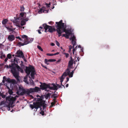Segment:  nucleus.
Segmentation results:
<instances>
[{"label": "nucleus", "mask_w": 128, "mask_h": 128, "mask_svg": "<svg viewBox=\"0 0 128 128\" xmlns=\"http://www.w3.org/2000/svg\"><path fill=\"white\" fill-rule=\"evenodd\" d=\"M62 22V20H61L58 22H56L55 26L57 28L56 30L58 34H59L58 36L59 37L60 36L62 33L64 32L69 37L71 34V31L70 30L66 29V26H64V23Z\"/></svg>", "instance_id": "obj_1"}, {"label": "nucleus", "mask_w": 128, "mask_h": 128, "mask_svg": "<svg viewBox=\"0 0 128 128\" xmlns=\"http://www.w3.org/2000/svg\"><path fill=\"white\" fill-rule=\"evenodd\" d=\"M9 66L6 64L5 66V67L7 68H9L11 70V72L12 73L13 76L17 80H19V71L20 68L17 64L15 63H12L11 65L10 64Z\"/></svg>", "instance_id": "obj_2"}, {"label": "nucleus", "mask_w": 128, "mask_h": 128, "mask_svg": "<svg viewBox=\"0 0 128 128\" xmlns=\"http://www.w3.org/2000/svg\"><path fill=\"white\" fill-rule=\"evenodd\" d=\"M42 106L44 110L46 106V104L45 103L44 101H42L40 102H34L33 103V104H30V107L32 109L35 108L34 110L36 111L37 109L40 106Z\"/></svg>", "instance_id": "obj_3"}, {"label": "nucleus", "mask_w": 128, "mask_h": 128, "mask_svg": "<svg viewBox=\"0 0 128 128\" xmlns=\"http://www.w3.org/2000/svg\"><path fill=\"white\" fill-rule=\"evenodd\" d=\"M42 26L44 27V28L45 30V32L48 31L50 32H52L54 31H57L56 30L54 26H49L45 24H44L42 25Z\"/></svg>", "instance_id": "obj_4"}, {"label": "nucleus", "mask_w": 128, "mask_h": 128, "mask_svg": "<svg viewBox=\"0 0 128 128\" xmlns=\"http://www.w3.org/2000/svg\"><path fill=\"white\" fill-rule=\"evenodd\" d=\"M72 44L73 45V50L72 53L74 55V56H76V54H74L75 51L76 50V48L77 47V46H76L75 48H74V46L76 44V39L75 36H73V37L72 38Z\"/></svg>", "instance_id": "obj_5"}, {"label": "nucleus", "mask_w": 128, "mask_h": 128, "mask_svg": "<svg viewBox=\"0 0 128 128\" xmlns=\"http://www.w3.org/2000/svg\"><path fill=\"white\" fill-rule=\"evenodd\" d=\"M17 96L16 95L14 97H12L9 96L6 97V101L8 103V105H12L14 103V101L16 100V97Z\"/></svg>", "instance_id": "obj_6"}, {"label": "nucleus", "mask_w": 128, "mask_h": 128, "mask_svg": "<svg viewBox=\"0 0 128 128\" xmlns=\"http://www.w3.org/2000/svg\"><path fill=\"white\" fill-rule=\"evenodd\" d=\"M28 89H24L21 87H19V90L17 92V93L18 94L23 95L26 94L28 95Z\"/></svg>", "instance_id": "obj_7"}, {"label": "nucleus", "mask_w": 128, "mask_h": 128, "mask_svg": "<svg viewBox=\"0 0 128 128\" xmlns=\"http://www.w3.org/2000/svg\"><path fill=\"white\" fill-rule=\"evenodd\" d=\"M41 84L40 86V89L42 90H44L45 91H46L47 88H49L50 89V84H47L45 83H42L40 82Z\"/></svg>", "instance_id": "obj_8"}, {"label": "nucleus", "mask_w": 128, "mask_h": 128, "mask_svg": "<svg viewBox=\"0 0 128 128\" xmlns=\"http://www.w3.org/2000/svg\"><path fill=\"white\" fill-rule=\"evenodd\" d=\"M40 90V88L38 87L37 86H36L34 88H30L28 90V95L32 92H38Z\"/></svg>", "instance_id": "obj_9"}, {"label": "nucleus", "mask_w": 128, "mask_h": 128, "mask_svg": "<svg viewBox=\"0 0 128 128\" xmlns=\"http://www.w3.org/2000/svg\"><path fill=\"white\" fill-rule=\"evenodd\" d=\"M34 67L33 66H30L26 67L25 72L27 74V75H29L32 70L34 69Z\"/></svg>", "instance_id": "obj_10"}, {"label": "nucleus", "mask_w": 128, "mask_h": 128, "mask_svg": "<svg viewBox=\"0 0 128 128\" xmlns=\"http://www.w3.org/2000/svg\"><path fill=\"white\" fill-rule=\"evenodd\" d=\"M22 36V38H26V40H24V42H30V43L33 41L34 40V38H28V36L26 35H23Z\"/></svg>", "instance_id": "obj_11"}, {"label": "nucleus", "mask_w": 128, "mask_h": 128, "mask_svg": "<svg viewBox=\"0 0 128 128\" xmlns=\"http://www.w3.org/2000/svg\"><path fill=\"white\" fill-rule=\"evenodd\" d=\"M3 79L5 80L7 82L14 83L15 82V80L13 79L11 80L10 78H7L4 76L3 77Z\"/></svg>", "instance_id": "obj_12"}, {"label": "nucleus", "mask_w": 128, "mask_h": 128, "mask_svg": "<svg viewBox=\"0 0 128 128\" xmlns=\"http://www.w3.org/2000/svg\"><path fill=\"white\" fill-rule=\"evenodd\" d=\"M70 60L69 61L68 63V67L70 68H72V66L74 63V60L72 59V56L70 57Z\"/></svg>", "instance_id": "obj_13"}, {"label": "nucleus", "mask_w": 128, "mask_h": 128, "mask_svg": "<svg viewBox=\"0 0 128 128\" xmlns=\"http://www.w3.org/2000/svg\"><path fill=\"white\" fill-rule=\"evenodd\" d=\"M8 39L9 41L12 42L14 39L15 37L14 35L11 34L8 36Z\"/></svg>", "instance_id": "obj_14"}, {"label": "nucleus", "mask_w": 128, "mask_h": 128, "mask_svg": "<svg viewBox=\"0 0 128 128\" xmlns=\"http://www.w3.org/2000/svg\"><path fill=\"white\" fill-rule=\"evenodd\" d=\"M16 54V55L15 56H24L22 51L20 50L17 51Z\"/></svg>", "instance_id": "obj_15"}, {"label": "nucleus", "mask_w": 128, "mask_h": 128, "mask_svg": "<svg viewBox=\"0 0 128 128\" xmlns=\"http://www.w3.org/2000/svg\"><path fill=\"white\" fill-rule=\"evenodd\" d=\"M30 42H24V43H22L21 42H19L17 44V46L20 47L22 46H23L25 45H26L29 43Z\"/></svg>", "instance_id": "obj_16"}, {"label": "nucleus", "mask_w": 128, "mask_h": 128, "mask_svg": "<svg viewBox=\"0 0 128 128\" xmlns=\"http://www.w3.org/2000/svg\"><path fill=\"white\" fill-rule=\"evenodd\" d=\"M52 84L53 86V87H51L50 85V89L51 90H56L58 89L57 86L56 85L54 84Z\"/></svg>", "instance_id": "obj_17"}, {"label": "nucleus", "mask_w": 128, "mask_h": 128, "mask_svg": "<svg viewBox=\"0 0 128 128\" xmlns=\"http://www.w3.org/2000/svg\"><path fill=\"white\" fill-rule=\"evenodd\" d=\"M56 61V60L55 59H50L48 60L47 59H45V63L47 64H49L48 62H55Z\"/></svg>", "instance_id": "obj_18"}, {"label": "nucleus", "mask_w": 128, "mask_h": 128, "mask_svg": "<svg viewBox=\"0 0 128 128\" xmlns=\"http://www.w3.org/2000/svg\"><path fill=\"white\" fill-rule=\"evenodd\" d=\"M57 93H54L52 94L51 96V98H53V100L56 101V98L57 97Z\"/></svg>", "instance_id": "obj_19"}, {"label": "nucleus", "mask_w": 128, "mask_h": 128, "mask_svg": "<svg viewBox=\"0 0 128 128\" xmlns=\"http://www.w3.org/2000/svg\"><path fill=\"white\" fill-rule=\"evenodd\" d=\"M51 95V93H48L44 96L45 98L46 99H48V98H50V96Z\"/></svg>", "instance_id": "obj_20"}, {"label": "nucleus", "mask_w": 128, "mask_h": 128, "mask_svg": "<svg viewBox=\"0 0 128 128\" xmlns=\"http://www.w3.org/2000/svg\"><path fill=\"white\" fill-rule=\"evenodd\" d=\"M59 54L58 52H57L56 53L54 54H46V55L47 56H52L54 55H56L58 54Z\"/></svg>", "instance_id": "obj_21"}, {"label": "nucleus", "mask_w": 128, "mask_h": 128, "mask_svg": "<svg viewBox=\"0 0 128 128\" xmlns=\"http://www.w3.org/2000/svg\"><path fill=\"white\" fill-rule=\"evenodd\" d=\"M25 13L24 12H21L20 14V15L21 16V17L18 18L17 19L18 20H21L22 19V18L23 17L24 15V14Z\"/></svg>", "instance_id": "obj_22"}, {"label": "nucleus", "mask_w": 128, "mask_h": 128, "mask_svg": "<svg viewBox=\"0 0 128 128\" xmlns=\"http://www.w3.org/2000/svg\"><path fill=\"white\" fill-rule=\"evenodd\" d=\"M31 73L30 74L31 76H34V75L36 74L35 70L34 68V70H32L31 71Z\"/></svg>", "instance_id": "obj_23"}, {"label": "nucleus", "mask_w": 128, "mask_h": 128, "mask_svg": "<svg viewBox=\"0 0 128 128\" xmlns=\"http://www.w3.org/2000/svg\"><path fill=\"white\" fill-rule=\"evenodd\" d=\"M44 12V10L42 8H40V10L38 11V13L39 14H41L42 12Z\"/></svg>", "instance_id": "obj_24"}, {"label": "nucleus", "mask_w": 128, "mask_h": 128, "mask_svg": "<svg viewBox=\"0 0 128 128\" xmlns=\"http://www.w3.org/2000/svg\"><path fill=\"white\" fill-rule=\"evenodd\" d=\"M6 28L7 30H8V32H12V26H11V27L10 28L9 27V26H6Z\"/></svg>", "instance_id": "obj_25"}, {"label": "nucleus", "mask_w": 128, "mask_h": 128, "mask_svg": "<svg viewBox=\"0 0 128 128\" xmlns=\"http://www.w3.org/2000/svg\"><path fill=\"white\" fill-rule=\"evenodd\" d=\"M53 102H52L51 103V105L50 106V107L53 106L56 103V101L53 100Z\"/></svg>", "instance_id": "obj_26"}, {"label": "nucleus", "mask_w": 128, "mask_h": 128, "mask_svg": "<svg viewBox=\"0 0 128 128\" xmlns=\"http://www.w3.org/2000/svg\"><path fill=\"white\" fill-rule=\"evenodd\" d=\"M20 11L21 12L24 11V6L23 5L21 6H20Z\"/></svg>", "instance_id": "obj_27"}, {"label": "nucleus", "mask_w": 128, "mask_h": 128, "mask_svg": "<svg viewBox=\"0 0 128 128\" xmlns=\"http://www.w3.org/2000/svg\"><path fill=\"white\" fill-rule=\"evenodd\" d=\"M8 22V20L6 19L4 20L2 22V23L3 24H6Z\"/></svg>", "instance_id": "obj_28"}, {"label": "nucleus", "mask_w": 128, "mask_h": 128, "mask_svg": "<svg viewBox=\"0 0 128 128\" xmlns=\"http://www.w3.org/2000/svg\"><path fill=\"white\" fill-rule=\"evenodd\" d=\"M37 100H36V101L38 102H40L42 101H44L42 100V99L40 97L37 98Z\"/></svg>", "instance_id": "obj_29"}, {"label": "nucleus", "mask_w": 128, "mask_h": 128, "mask_svg": "<svg viewBox=\"0 0 128 128\" xmlns=\"http://www.w3.org/2000/svg\"><path fill=\"white\" fill-rule=\"evenodd\" d=\"M103 47L105 49H108L109 48V46L108 45H105L104 46H101V47L102 48H103Z\"/></svg>", "instance_id": "obj_30"}, {"label": "nucleus", "mask_w": 128, "mask_h": 128, "mask_svg": "<svg viewBox=\"0 0 128 128\" xmlns=\"http://www.w3.org/2000/svg\"><path fill=\"white\" fill-rule=\"evenodd\" d=\"M26 24V22L24 20H22L21 22V25L22 26Z\"/></svg>", "instance_id": "obj_31"}, {"label": "nucleus", "mask_w": 128, "mask_h": 128, "mask_svg": "<svg viewBox=\"0 0 128 128\" xmlns=\"http://www.w3.org/2000/svg\"><path fill=\"white\" fill-rule=\"evenodd\" d=\"M8 92L9 94L10 95H11L13 93V92L12 91V90L10 89H9L8 90Z\"/></svg>", "instance_id": "obj_32"}, {"label": "nucleus", "mask_w": 128, "mask_h": 128, "mask_svg": "<svg viewBox=\"0 0 128 128\" xmlns=\"http://www.w3.org/2000/svg\"><path fill=\"white\" fill-rule=\"evenodd\" d=\"M28 77L30 78V82L31 83H32V84H34V82L33 81V80H32V79L31 78H30V76H28Z\"/></svg>", "instance_id": "obj_33"}, {"label": "nucleus", "mask_w": 128, "mask_h": 128, "mask_svg": "<svg viewBox=\"0 0 128 128\" xmlns=\"http://www.w3.org/2000/svg\"><path fill=\"white\" fill-rule=\"evenodd\" d=\"M72 48V47L71 45L69 46V50L68 52L69 53H70L71 50Z\"/></svg>", "instance_id": "obj_34"}, {"label": "nucleus", "mask_w": 128, "mask_h": 128, "mask_svg": "<svg viewBox=\"0 0 128 128\" xmlns=\"http://www.w3.org/2000/svg\"><path fill=\"white\" fill-rule=\"evenodd\" d=\"M7 57L4 60V61L6 62L7 60H8V59H10L12 57V56H7Z\"/></svg>", "instance_id": "obj_35"}, {"label": "nucleus", "mask_w": 128, "mask_h": 128, "mask_svg": "<svg viewBox=\"0 0 128 128\" xmlns=\"http://www.w3.org/2000/svg\"><path fill=\"white\" fill-rule=\"evenodd\" d=\"M62 36L65 37L66 38L68 39L69 38L68 37V36L66 35V34H63L62 35Z\"/></svg>", "instance_id": "obj_36"}, {"label": "nucleus", "mask_w": 128, "mask_h": 128, "mask_svg": "<svg viewBox=\"0 0 128 128\" xmlns=\"http://www.w3.org/2000/svg\"><path fill=\"white\" fill-rule=\"evenodd\" d=\"M4 47V45L1 44H0V49H2Z\"/></svg>", "instance_id": "obj_37"}, {"label": "nucleus", "mask_w": 128, "mask_h": 128, "mask_svg": "<svg viewBox=\"0 0 128 128\" xmlns=\"http://www.w3.org/2000/svg\"><path fill=\"white\" fill-rule=\"evenodd\" d=\"M0 56H6L5 54L2 51H0Z\"/></svg>", "instance_id": "obj_38"}, {"label": "nucleus", "mask_w": 128, "mask_h": 128, "mask_svg": "<svg viewBox=\"0 0 128 128\" xmlns=\"http://www.w3.org/2000/svg\"><path fill=\"white\" fill-rule=\"evenodd\" d=\"M37 48L39 49L41 51H43V50L40 46L38 45L37 46Z\"/></svg>", "instance_id": "obj_39"}, {"label": "nucleus", "mask_w": 128, "mask_h": 128, "mask_svg": "<svg viewBox=\"0 0 128 128\" xmlns=\"http://www.w3.org/2000/svg\"><path fill=\"white\" fill-rule=\"evenodd\" d=\"M56 45L58 47L60 46V43H59L57 40L56 41Z\"/></svg>", "instance_id": "obj_40"}, {"label": "nucleus", "mask_w": 128, "mask_h": 128, "mask_svg": "<svg viewBox=\"0 0 128 128\" xmlns=\"http://www.w3.org/2000/svg\"><path fill=\"white\" fill-rule=\"evenodd\" d=\"M67 73H68V74H69L70 72V69L69 68H68L67 70Z\"/></svg>", "instance_id": "obj_41"}, {"label": "nucleus", "mask_w": 128, "mask_h": 128, "mask_svg": "<svg viewBox=\"0 0 128 128\" xmlns=\"http://www.w3.org/2000/svg\"><path fill=\"white\" fill-rule=\"evenodd\" d=\"M73 74H72V73H70V74H68V75L70 77H72L73 76Z\"/></svg>", "instance_id": "obj_42"}, {"label": "nucleus", "mask_w": 128, "mask_h": 128, "mask_svg": "<svg viewBox=\"0 0 128 128\" xmlns=\"http://www.w3.org/2000/svg\"><path fill=\"white\" fill-rule=\"evenodd\" d=\"M63 75L64 76H66L67 75H68V73L66 72H64L63 74Z\"/></svg>", "instance_id": "obj_43"}, {"label": "nucleus", "mask_w": 128, "mask_h": 128, "mask_svg": "<svg viewBox=\"0 0 128 128\" xmlns=\"http://www.w3.org/2000/svg\"><path fill=\"white\" fill-rule=\"evenodd\" d=\"M40 114H41L42 116L44 115V111H41L40 112Z\"/></svg>", "instance_id": "obj_44"}, {"label": "nucleus", "mask_w": 128, "mask_h": 128, "mask_svg": "<svg viewBox=\"0 0 128 128\" xmlns=\"http://www.w3.org/2000/svg\"><path fill=\"white\" fill-rule=\"evenodd\" d=\"M62 74L60 77V79H64V77Z\"/></svg>", "instance_id": "obj_45"}, {"label": "nucleus", "mask_w": 128, "mask_h": 128, "mask_svg": "<svg viewBox=\"0 0 128 128\" xmlns=\"http://www.w3.org/2000/svg\"><path fill=\"white\" fill-rule=\"evenodd\" d=\"M4 103H5V102L4 101H2L0 103V106L2 105V104H4Z\"/></svg>", "instance_id": "obj_46"}, {"label": "nucleus", "mask_w": 128, "mask_h": 128, "mask_svg": "<svg viewBox=\"0 0 128 128\" xmlns=\"http://www.w3.org/2000/svg\"><path fill=\"white\" fill-rule=\"evenodd\" d=\"M17 57H22L24 59V60L25 62H26V61H27L26 60V59H25V58L24 56H17Z\"/></svg>", "instance_id": "obj_47"}, {"label": "nucleus", "mask_w": 128, "mask_h": 128, "mask_svg": "<svg viewBox=\"0 0 128 128\" xmlns=\"http://www.w3.org/2000/svg\"><path fill=\"white\" fill-rule=\"evenodd\" d=\"M16 28H12V33H13L14 32L15 33V31H14V30H15Z\"/></svg>", "instance_id": "obj_48"}, {"label": "nucleus", "mask_w": 128, "mask_h": 128, "mask_svg": "<svg viewBox=\"0 0 128 128\" xmlns=\"http://www.w3.org/2000/svg\"><path fill=\"white\" fill-rule=\"evenodd\" d=\"M16 38L19 39L20 41L22 40V39L21 38H20V37L19 36L16 37Z\"/></svg>", "instance_id": "obj_49"}, {"label": "nucleus", "mask_w": 128, "mask_h": 128, "mask_svg": "<svg viewBox=\"0 0 128 128\" xmlns=\"http://www.w3.org/2000/svg\"><path fill=\"white\" fill-rule=\"evenodd\" d=\"M3 98H4L6 97V96L5 95H4L3 94L2 95V96H1Z\"/></svg>", "instance_id": "obj_50"}, {"label": "nucleus", "mask_w": 128, "mask_h": 128, "mask_svg": "<svg viewBox=\"0 0 128 128\" xmlns=\"http://www.w3.org/2000/svg\"><path fill=\"white\" fill-rule=\"evenodd\" d=\"M45 5L47 6L48 8H49L50 7V6L48 5V4L47 3H46Z\"/></svg>", "instance_id": "obj_51"}, {"label": "nucleus", "mask_w": 128, "mask_h": 128, "mask_svg": "<svg viewBox=\"0 0 128 128\" xmlns=\"http://www.w3.org/2000/svg\"><path fill=\"white\" fill-rule=\"evenodd\" d=\"M61 60V59H59L58 61L56 62V63L58 64L59 62H60Z\"/></svg>", "instance_id": "obj_52"}, {"label": "nucleus", "mask_w": 128, "mask_h": 128, "mask_svg": "<svg viewBox=\"0 0 128 128\" xmlns=\"http://www.w3.org/2000/svg\"><path fill=\"white\" fill-rule=\"evenodd\" d=\"M28 76L27 75V74L26 76L24 78V80H27Z\"/></svg>", "instance_id": "obj_53"}, {"label": "nucleus", "mask_w": 128, "mask_h": 128, "mask_svg": "<svg viewBox=\"0 0 128 128\" xmlns=\"http://www.w3.org/2000/svg\"><path fill=\"white\" fill-rule=\"evenodd\" d=\"M49 24L52 25L53 24V22H48Z\"/></svg>", "instance_id": "obj_54"}, {"label": "nucleus", "mask_w": 128, "mask_h": 128, "mask_svg": "<svg viewBox=\"0 0 128 128\" xmlns=\"http://www.w3.org/2000/svg\"><path fill=\"white\" fill-rule=\"evenodd\" d=\"M38 30V32L39 34H41L42 32H40V30Z\"/></svg>", "instance_id": "obj_55"}, {"label": "nucleus", "mask_w": 128, "mask_h": 128, "mask_svg": "<svg viewBox=\"0 0 128 128\" xmlns=\"http://www.w3.org/2000/svg\"><path fill=\"white\" fill-rule=\"evenodd\" d=\"M24 82L27 84H28V82L27 80H24Z\"/></svg>", "instance_id": "obj_56"}, {"label": "nucleus", "mask_w": 128, "mask_h": 128, "mask_svg": "<svg viewBox=\"0 0 128 128\" xmlns=\"http://www.w3.org/2000/svg\"><path fill=\"white\" fill-rule=\"evenodd\" d=\"M56 85L59 88H61V86L60 85H59L58 84H56Z\"/></svg>", "instance_id": "obj_57"}, {"label": "nucleus", "mask_w": 128, "mask_h": 128, "mask_svg": "<svg viewBox=\"0 0 128 128\" xmlns=\"http://www.w3.org/2000/svg\"><path fill=\"white\" fill-rule=\"evenodd\" d=\"M69 78L68 77H67L66 78V82H67L69 81Z\"/></svg>", "instance_id": "obj_58"}, {"label": "nucleus", "mask_w": 128, "mask_h": 128, "mask_svg": "<svg viewBox=\"0 0 128 128\" xmlns=\"http://www.w3.org/2000/svg\"><path fill=\"white\" fill-rule=\"evenodd\" d=\"M51 45L52 46H54L55 45L53 43H52L51 44Z\"/></svg>", "instance_id": "obj_59"}, {"label": "nucleus", "mask_w": 128, "mask_h": 128, "mask_svg": "<svg viewBox=\"0 0 128 128\" xmlns=\"http://www.w3.org/2000/svg\"><path fill=\"white\" fill-rule=\"evenodd\" d=\"M31 76V77L33 79H34L35 78V76Z\"/></svg>", "instance_id": "obj_60"}, {"label": "nucleus", "mask_w": 128, "mask_h": 128, "mask_svg": "<svg viewBox=\"0 0 128 128\" xmlns=\"http://www.w3.org/2000/svg\"><path fill=\"white\" fill-rule=\"evenodd\" d=\"M64 54H65L66 56H68L69 54L68 53H64Z\"/></svg>", "instance_id": "obj_61"}, {"label": "nucleus", "mask_w": 128, "mask_h": 128, "mask_svg": "<svg viewBox=\"0 0 128 128\" xmlns=\"http://www.w3.org/2000/svg\"><path fill=\"white\" fill-rule=\"evenodd\" d=\"M66 0H60V2H64V1Z\"/></svg>", "instance_id": "obj_62"}, {"label": "nucleus", "mask_w": 128, "mask_h": 128, "mask_svg": "<svg viewBox=\"0 0 128 128\" xmlns=\"http://www.w3.org/2000/svg\"><path fill=\"white\" fill-rule=\"evenodd\" d=\"M49 11V10H44V12L45 11L46 12H46L47 13H48V12Z\"/></svg>", "instance_id": "obj_63"}, {"label": "nucleus", "mask_w": 128, "mask_h": 128, "mask_svg": "<svg viewBox=\"0 0 128 128\" xmlns=\"http://www.w3.org/2000/svg\"><path fill=\"white\" fill-rule=\"evenodd\" d=\"M28 18H26L24 19V20L25 21H27L28 20Z\"/></svg>", "instance_id": "obj_64"}]
</instances>
